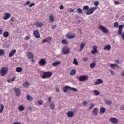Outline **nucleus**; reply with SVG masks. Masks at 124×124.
Wrapping results in <instances>:
<instances>
[{
  "label": "nucleus",
  "mask_w": 124,
  "mask_h": 124,
  "mask_svg": "<svg viewBox=\"0 0 124 124\" xmlns=\"http://www.w3.org/2000/svg\"><path fill=\"white\" fill-rule=\"evenodd\" d=\"M15 78H16V77H14L12 78H11V82H14V81H15Z\"/></svg>",
  "instance_id": "nucleus-59"
},
{
  "label": "nucleus",
  "mask_w": 124,
  "mask_h": 124,
  "mask_svg": "<svg viewBox=\"0 0 124 124\" xmlns=\"http://www.w3.org/2000/svg\"><path fill=\"white\" fill-rule=\"evenodd\" d=\"M77 13H78V14H81V13H83V10L81 9L80 8H78L77 9Z\"/></svg>",
  "instance_id": "nucleus-35"
},
{
  "label": "nucleus",
  "mask_w": 124,
  "mask_h": 124,
  "mask_svg": "<svg viewBox=\"0 0 124 124\" xmlns=\"http://www.w3.org/2000/svg\"><path fill=\"white\" fill-rule=\"evenodd\" d=\"M122 76H123V77H124V71H123L122 72Z\"/></svg>",
  "instance_id": "nucleus-63"
},
{
  "label": "nucleus",
  "mask_w": 124,
  "mask_h": 124,
  "mask_svg": "<svg viewBox=\"0 0 124 124\" xmlns=\"http://www.w3.org/2000/svg\"><path fill=\"white\" fill-rule=\"evenodd\" d=\"M67 116L69 118H72L74 117V113H73V111H69L67 113Z\"/></svg>",
  "instance_id": "nucleus-18"
},
{
  "label": "nucleus",
  "mask_w": 124,
  "mask_h": 124,
  "mask_svg": "<svg viewBox=\"0 0 124 124\" xmlns=\"http://www.w3.org/2000/svg\"><path fill=\"white\" fill-rule=\"evenodd\" d=\"M50 108L51 110H54L55 109V103L52 102L50 104Z\"/></svg>",
  "instance_id": "nucleus-29"
},
{
  "label": "nucleus",
  "mask_w": 124,
  "mask_h": 124,
  "mask_svg": "<svg viewBox=\"0 0 124 124\" xmlns=\"http://www.w3.org/2000/svg\"><path fill=\"white\" fill-rule=\"evenodd\" d=\"M88 59L87 57H84V58H82L83 62H87L88 61Z\"/></svg>",
  "instance_id": "nucleus-51"
},
{
  "label": "nucleus",
  "mask_w": 124,
  "mask_h": 124,
  "mask_svg": "<svg viewBox=\"0 0 124 124\" xmlns=\"http://www.w3.org/2000/svg\"><path fill=\"white\" fill-rule=\"evenodd\" d=\"M120 110H124V105L120 107Z\"/></svg>",
  "instance_id": "nucleus-61"
},
{
  "label": "nucleus",
  "mask_w": 124,
  "mask_h": 124,
  "mask_svg": "<svg viewBox=\"0 0 124 124\" xmlns=\"http://www.w3.org/2000/svg\"><path fill=\"white\" fill-rule=\"evenodd\" d=\"M92 48L93 50L91 51V53L93 55H94L95 53H98V51H97V46H93Z\"/></svg>",
  "instance_id": "nucleus-14"
},
{
  "label": "nucleus",
  "mask_w": 124,
  "mask_h": 124,
  "mask_svg": "<svg viewBox=\"0 0 124 124\" xmlns=\"http://www.w3.org/2000/svg\"><path fill=\"white\" fill-rule=\"evenodd\" d=\"M48 40V38H46L45 39H44L43 41H42V43L44 44L45 43V42H49Z\"/></svg>",
  "instance_id": "nucleus-50"
},
{
  "label": "nucleus",
  "mask_w": 124,
  "mask_h": 124,
  "mask_svg": "<svg viewBox=\"0 0 124 124\" xmlns=\"http://www.w3.org/2000/svg\"><path fill=\"white\" fill-rule=\"evenodd\" d=\"M114 26L115 27V28H117L118 27H119V23L118 22H114Z\"/></svg>",
  "instance_id": "nucleus-47"
},
{
  "label": "nucleus",
  "mask_w": 124,
  "mask_h": 124,
  "mask_svg": "<svg viewBox=\"0 0 124 124\" xmlns=\"http://www.w3.org/2000/svg\"><path fill=\"white\" fill-rule=\"evenodd\" d=\"M31 2L30 1H28L26 3L23 4L24 6H26V5H28V4H30Z\"/></svg>",
  "instance_id": "nucleus-54"
},
{
  "label": "nucleus",
  "mask_w": 124,
  "mask_h": 124,
  "mask_svg": "<svg viewBox=\"0 0 124 124\" xmlns=\"http://www.w3.org/2000/svg\"><path fill=\"white\" fill-rule=\"evenodd\" d=\"M16 96H19L21 94V90L19 88H15L14 89Z\"/></svg>",
  "instance_id": "nucleus-10"
},
{
  "label": "nucleus",
  "mask_w": 124,
  "mask_h": 124,
  "mask_svg": "<svg viewBox=\"0 0 124 124\" xmlns=\"http://www.w3.org/2000/svg\"><path fill=\"white\" fill-rule=\"evenodd\" d=\"M22 70H23V68L20 67H17L16 68V72H18V73L22 72Z\"/></svg>",
  "instance_id": "nucleus-33"
},
{
  "label": "nucleus",
  "mask_w": 124,
  "mask_h": 124,
  "mask_svg": "<svg viewBox=\"0 0 124 124\" xmlns=\"http://www.w3.org/2000/svg\"><path fill=\"white\" fill-rule=\"evenodd\" d=\"M38 63L39 64H40L42 66H43V65H45V64H46V61L44 59H42L38 62Z\"/></svg>",
  "instance_id": "nucleus-17"
},
{
  "label": "nucleus",
  "mask_w": 124,
  "mask_h": 124,
  "mask_svg": "<svg viewBox=\"0 0 124 124\" xmlns=\"http://www.w3.org/2000/svg\"><path fill=\"white\" fill-rule=\"evenodd\" d=\"M27 57L29 60H32L34 58V55H33V54L31 52H27Z\"/></svg>",
  "instance_id": "nucleus-12"
},
{
  "label": "nucleus",
  "mask_w": 124,
  "mask_h": 124,
  "mask_svg": "<svg viewBox=\"0 0 124 124\" xmlns=\"http://www.w3.org/2000/svg\"><path fill=\"white\" fill-rule=\"evenodd\" d=\"M106 103L107 104V105H111V104H112V102H111L110 100H106Z\"/></svg>",
  "instance_id": "nucleus-44"
},
{
  "label": "nucleus",
  "mask_w": 124,
  "mask_h": 124,
  "mask_svg": "<svg viewBox=\"0 0 124 124\" xmlns=\"http://www.w3.org/2000/svg\"><path fill=\"white\" fill-rule=\"evenodd\" d=\"M4 50L2 49H0V56H2V55H4L5 54Z\"/></svg>",
  "instance_id": "nucleus-39"
},
{
  "label": "nucleus",
  "mask_w": 124,
  "mask_h": 124,
  "mask_svg": "<svg viewBox=\"0 0 124 124\" xmlns=\"http://www.w3.org/2000/svg\"><path fill=\"white\" fill-rule=\"evenodd\" d=\"M73 64H75V65H78V61H77V60H76V58L74 59V61H73Z\"/></svg>",
  "instance_id": "nucleus-38"
},
{
  "label": "nucleus",
  "mask_w": 124,
  "mask_h": 124,
  "mask_svg": "<svg viewBox=\"0 0 124 124\" xmlns=\"http://www.w3.org/2000/svg\"><path fill=\"white\" fill-rule=\"evenodd\" d=\"M93 93L95 94V95H99V94H100V92H99V91H97V90H93Z\"/></svg>",
  "instance_id": "nucleus-34"
},
{
  "label": "nucleus",
  "mask_w": 124,
  "mask_h": 124,
  "mask_svg": "<svg viewBox=\"0 0 124 124\" xmlns=\"http://www.w3.org/2000/svg\"><path fill=\"white\" fill-rule=\"evenodd\" d=\"M52 76V72L50 71L44 72L43 75L41 76L43 79H48Z\"/></svg>",
  "instance_id": "nucleus-2"
},
{
  "label": "nucleus",
  "mask_w": 124,
  "mask_h": 124,
  "mask_svg": "<svg viewBox=\"0 0 124 124\" xmlns=\"http://www.w3.org/2000/svg\"><path fill=\"white\" fill-rule=\"evenodd\" d=\"M62 52L64 55H67L69 53V48L68 47L65 46L62 49Z\"/></svg>",
  "instance_id": "nucleus-9"
},
{
  "label": "nucleus",
  "mask_w": 124,
  "mask_h": 124,
  "mask_svg": "<svg viewBox=\"0 0 124 124\" xmlns=\"http://www.w3.org/2000/svg\"><path fill=\"white\" fill-rule=\"evenodd\" d=\"M26 97H27V99L28 101H31V100H33V98H32L31 96L29 94L27 95Z\"/></svg>",
  "instance_id": "nucleus-26"
},
{
  "label": "nucleus",
  "mask_w": 124,
  "mask_h": 124,
  "mask_svg": "<svg viewBox=\"0 0 124 124\" xmlns=\"http://www.w3.org/2000/svg\"><path fill=\"white\" fill-rule=\"evenodd\" d=\"M60 9H61V10L63 9V5H61L60 6Z\"/></svg>",
  "instance_id": "nucleus-62"
},
{
  "label": "nucleus",
  "mask_w": 124,
  "mask_h": 124,
  "mask_svg": "<svg viewBox=\"0 0 124 124\" xmlns=\"http://www.w3.org/2000/svg\"><path fill=\"white\" fill-rule=\"evenodd\" d=\"M70 90H71L72 91H73L75 92H77V89H76L75 88L70 87Z\"/></svg>",
  "instance_id": "nucleus-48"
},
{
  "label": "nucleus",
  "mask_w": 124,
  "mask_h": 124,
  "mask_svg": "<svg viewBox=\"0 0 124 124\" xmlns=\"http://www.w3.org/2000/svg\"><path fill=\"white\" fill-rule=\"evenodd\" d=\"M89 9V6H88V5L84 6L83 7V10L84 11H86V10L88 11Z\"/></svg>",
  "instance_id": "nucleus-42"
},
{
  "label": "nucleus",
  "mask_w": 124,
  "mask_h": 124,
  "mask_svg": "<svg viewBox=\"0 0 124 124\" xmlns=\"http://www.w3.org/2000/svg\"><path fill=\"white\" fill-rule=\"evenodd\" d=\"M10 17H11V15L10 13H6L3 19V20H7V19H9Z\"/></svg>",
  "instance_id": "nucleus-16"
},
{
  "label": "nucleus",
  "mask_w": 124,
  "mask_h": 124,
  "mask_svg": "<svg viewBox=\"0 0 124 124\" xmlns=\"http://www.w3.org/2000/svg\"><path fill=\"white\" fill-rule=\"evenodd\" d=\"M104 50H108V51H110L111 50V46H110V45L105 46L104 47Z\"/></svg>",
  "instance_id": "nucleus-22"
},
{
  "label": "nucleus",
  "mask_w": 124,
  "mask_h": 124,
  "mask_svg": "<svg viewBox=\"0 0 124 124\" xmlns=\"http://www.w3.org/2000/svg\"><path fill=\"white\" fill-rule=\"evenodd\" d=\"M34 25L36 27H37L38 28H42V27L44 26V24H43V22L40 21L35 22L34 23Z\"/></svg>",
  "instance_id": "nucleus-13"
},
{
  "label": "nucleus",
  "mask_w": 124,
  "mask_h": 124,
  "mask_svg": "<svg viewBox=\"0 0 124 124\" xmlns=\"http://www.w3.org/2000/svg\"><path fill=\"white\" fill-rule=\"evenodd\" d=\"M63 93H66L67 92V90H70V86H65V87H63Z\"/></svg>",
  "instance_id": "nucleus-21"
},
{
  "label": "nucleus",
  "mask_w": 124,
  "mask_h": 124,
  "mask_svg": "<svg viewBox=\"0 0 124 124\" xmlns=\"http://www.w3.org/2000/svg\"><path fill=\"white\" fill-rule=\"evenodd\" d=\"M11 22H14L15 21V18L14 17H12L10 18Z\"/></svg>",
  "instance_id": "nucleus-55"
},
{
  "label": "nucleus",
  "mask_w": 124,
  "mask_h": 124,
  "mask_svg": "<svg viewBox=\"0 0 124 124\" xmlns=\"http://www.w3.org/2000/svg\"><path fill=\"white\" fill-rule=\"evenodd\" d=\"M23 87H29V86H31V83H29V81H27L23 83Z\"/></svg>",
  "instance_id": "nucleus-32"
},
{
  "label": "nucleus",
  "mask_w": 124,
  "mask_h": 124,
  "mask_svg": "<svg viewBox=\"0 0 124 124\" xmlns=\"http://www.w3.org/2000/svg\"><path fill=\"white\" fill-rule=\"evenodd\" d=\"M93 107H94V104L91 103L90 107H89V109L91 110V109H93Z\"/></svg>",
  "instance_id": "nucleus-45"
},
{
  "label": "nucleus",
  "mask_w": 124,
  "mask_h": 124,
  "mask_svg": "<svg viewBox=\"0 0 124 124\" xmlns=\"http://www.w3.org/2000/svg\"><path fill=\"white\" fill-rule=\"evenodd\" d=\"M59 64H61V62L60 61H57V62H55L53 63H52V66H58V65H59Z\"/></svg>",
  "instance_id": "nucleus-28"
},
{
  "label": "nucleus",
  "mask_w": 124,
  "mask_h": 124,
  "mask_svg": "<svg viewBox=\"0 0 124 124\" xmlns=\"http://www.w3.org/2000/svg\"><path fill=\"white\" fill-rule=\"evenodd\" d=\"M76 34L75 33H71V32H68L66 35V37L68 39H72L73 38H75Z\"/></svg>",
  "instance_id": "nucleus-5"
},
{
  "label": "nucleus",
  "mask_w": 124,
  "mask_h": 124,
  "mask_svg": "<svg viewBox=\"0 0 124 124\" xmlns=\"http://www.w3.org/2000/svg\"><path fill=\"white\" fill-rule=\"evenodd\" d=\"M76 74V70H72L70 72V75H75Z\"/></svg>",
  "instance_id": "nucleus-36"
},
{
  "label": "nucleus",
  "mask_w": 124,
  "mask_h": 124,
  "mask_svg": "<svg viewBox=\"0 0 124 124\" xmlns=\"http://www.w3.org/2000/svg\"><path fill=\"white\" fill-rule=\"evenodd\" d=\"M33 35L36 38H40V34L38 30H35L33 31Z\"/></svg>",
  "instance_id": "nucleus-11"
},
{
  "label": "nucleus",
  "mask_w": 124,
  "mask_h": 124,
  "mask_svg": "<svg viewBox=\"0 0 124 124\" xmlns=\"http://www.w3.org/2000/svg\"><path fill=\"white\" fill-rule=\"evenodd\" d=\"M96 65V63L95 62H93L91 63L90 65L91 68H94V67Z\"/></svg>",
  "instance_id": "nucleus-31"
},
{
  "label": "nucleus",
  "mask_w": 124,
  "mask_h": 124,
  "mask_svg": "<svg viewBox=\"0 0 124 124\" xmlns=\"http://www.w3.org/2000/svg\"><path fill=\"white\" fill-rule=\"evenodd\" d=\"M0 107H1V108L0 109V114H1V113H2V111H3L4 106H3V105H1Z\"/></svg>",
  "instance_id": "nucleus-40"
},
{
  "label": "nucleus",
  "mask_w": 124,
  "mask_h": 124,
  "mask_svg": "<svg viewBox=\"0 0 124 124\" xmlns=\"http://www.w3.org/2000/svg\"><path fill=\"white\" fill-rule=\"evenodd\" d=\"M114 4L117 5L118 4H120V2L119 1H114Z\"/></svg>",
  "instance_id": "nucleus-56"
},
{
  "label": "nucleus",
  "mask_w": 124,
  "mask_h": 124,
  "mask_svg": "<svg viewBox=\"0 0 124 124\" xmlns=\"http://www.w3.org/2000/svg\"><path fill=\"white\" fill-rule=\"evenodd\" d=\"M109 121L110 122V123H111V124H117L118 123H119V120L115 117L110 118L109 119Z\"/></svg>",
  "instance_id": "nucleus-6"
},
{
  "label": "nucleus",
  "mask_w": 124,
  "mask_h": 124,
  "mask_svg": "<svg viewBox=\"0 0 124 124\" xmlns=\"http://www.w3.org/2000/svg\"><path fill=\"white\" fill-rule=\"evenodd\" d=\"M38 104H39V105H42V104L43 103V101H42L41 100H39L38 101Z\"/></svg>",
  "instance_id": "nucleus-49"
},
{
  "label": "nucleus",
  "mask_w": 124,
  "mask_h": 124,
  "mask_svg": "<svg viewBox=\"0 0 124 124\" xmlns=\"http://www.w3.org/2000/svg\"><path fill=\"white\" fill-rule=\"evenodd\" d=\"M99 4V2H98V1H95V2H94V5H95V7H97V6H98Z\"/></svg>",
  "instance_id": "nucleus-43"
},
{
  "label": "nucleus",
  "mask_w": 124,
  "mask_h": 124,
  "mask_svg": "<svg viewBox=\"0 0 124 124\" xmlns=\"http://www.w3.org/2000/svg\"><path fill=\"white\" fill-rule=\"evenodd\" d=\"M99 29L104 33H108V32H109V30H108V29H107V28L106 27H105L104 26H103L102 25L100 26Z\"/></svg>",
  "instance_id": "nucleus-7"
},
{
  "label": "nucleus",
  "mask_w": 124,
  "mask_h": 124,
  "mask_svg": "<svg viewBox=\"0 0 124 124\" xmlns=\"http://www.w3.org/2000/svg\"><path fill=\"white\" fill-rule=\"evenodd\" d=\"M74 10H75L74 9L70 8V9H69V12H74Z\"/></svg>",
  "instance_id": "nucleus-58"
},
{
  "label": "nucleus",
  "mask_w": 124,
  "mask_h": 124,
  "mask_svg": "<svg viewBox=\"0 0 124 124\" xmlns=\"http://www.w3.org/2000/svg\"><path fill=\"white\" fill-rule=\"evenodd\" d=\"M16 53V49H13V50H12L9 54V58H12V57L14 56Z\"/></svg>",
  "instance_id": "nucleus-20"
},
{
  "label": "nucleus",
  "mask_w": 124,
  "mask_h": 124,
  "mask_svg": "<svg viewBox=\"0 0 124 124\" xmlns=\"http://www.w3.org/2000/svg\"><path fill=\"white\" fill-rule=\"evenodd\" d=\"M97 9V7H91L86 12V15H92L95 10Z\"/></svg>",
  "instance_id": "nucleus-3"
},
{
  "label": "nucleus",
  "mask_w": 124,
  "mask_h": 124,
  "mask_svg": "<svg viewBox=\"0 0 124 124\" xmlns=\"http://www.w3.org/2000/svg\"><path fill=\"white\" fill-rule=\"evenodd\" d=\"M24 39L26 41H28V40H30L31 39V37H30V36H25V37L24 38Z\"/></svg>",
  "instance_id": "nucleus-46"
},
{
  "label": "nucleus",
  "mask_w": 124,
  "mask_h": 124,
  "mask_svg": "<svg viewBox=\"0 0 124 124\" xmlns=\"http://www.w3.org/2000/svg\"><path fill=\"white\" fill-rule=\"evenodd\" d=\"M57 28V25H54L51 26V30H55Z\"/></svg>",
  "instance_id": "nucleus-53"
},
{
  "label": "nucleus",
  "mask_w": 124,
  "mask_h": 124,
  "mask_svg": "<svg viewBox=\"0 0 124 124\" xmlns=\"http://www.w3.org/2000/svg\"><path fill=\"white\" fill-rule=\"evenodd\" d=\"M106 111V109L105 108L102 107L100 108L99 113L100 114H103L104 113H105V111Z\"/></svg>",
  "instance_id": "nucleus-25"
},
{
  "label": "nucleus",
  "mask_w": 124,
  "mask_h": 124,
  "mask_svg": "<svg viewBox=\"0 0 124 124\" xmlns=\"http://www.w3.org/2000/svg\"><path fill=\"white\" fill-rule=\"evenodd\" d=\"M13 124H21V123H20V122H15Z\"/></svg>",
  "instance_id": "nucleus-64"
},
{
  "label": "nucleus",
  "mask_w": 124,
  "mask_h": 124,
  "mask_svg": "<svg viewBox=\"0 0 124 124\" xmlns=\"http://www.w3.org/2000/svg\"><path fill=\"white\" fill-rule=\"evenodd\" d=\"M99 84H103V80L100 78H98L97 80L95 82V85H99Z\"/></svg>",
  "instance_id": "nucleus-19"
},
{
  "label": "nucleus",
  "mask_w": 124,
  "mask_h": 124,
  "mask_svg": "<svg viewBox=\"0 0 124 124\" xmlns=\"http://www.w3.org/2000/svg\"><path fill=\"white\" fill-rule=\"evenodd\" d=\"M3 36L5 37V38H7V37H8L9 36V32L8 31H6L3 33Z\"/></svg>",
  "instance_id": "nucleus-27"
},
{
  "label": "nucleus",
  "mask_w": 124,
  "mask_h": 124,
  "mask_svg": "<svg viewBox=\"0 0 124 124\" xmlns=\"http://www.w3.org/2000/svg\"><path fill=\"white\" fill-rule=\"evenodd\" d=\"M88 79H89V78L88 77V76H81L79 77L78 78V81H79V82H84V81H87Z\"/></svg>",
  "instance_id": "nucleus-8"
},
{
  "label": "nucleus",
  "mask_w": 124,
  "mask_h": 124,
  "mask_svg": "<svg viewBox=\"0 0 124 124\" xmlns=\"http://www.w3.org/2000/svg\"><path fill=\"white\" fill-rule=\"evenodd\" d=\"M49 18L50 22H55V18L54 17V15L53 14L50 15Z\"/></svg>",
  "instance_id": "nucleus-24"
},
{
  "label": "nucleus",
  "mask_w": 124,
  "mask_h": 124,
  "mask_svg": "<svg viewBox=\"0 0 124 124\" xmlns=\"http://www.w3.org/2000/svg\"><path fill=\"white\" fill-rule=\"evenodd\" d=\"M35 5V3H31L29 6V7H32V6H34Z\"/></svg>",
  "instance_id": "nucleus-52"
},
{
  "label": "nucleus",
  "mask_w": 124,
  "mask_h": 124,
  "mask_svg": "<svg viewBox=\"0 0 124 124\" xmlns=\"http://www.w3.org/2000/svg\"><path fill=\"white\" fill-rule=\"evenodd\" d=\"M51 100H52V97H48V101H49V102H50V103H51Z\"/></svg>",
  "instance_id": "nucleus-60"
},
{
  "label": "nucleus",
  "mask_w": 124,
  "mask_h": 124,
  "mask_svg": "<svg viewBox=\"0 0 124 124\" xmlns=\"http://www.w3.org/2000/svg\"><path fill=\"white\" fill-rule=\"evenodd\" d=\"M7 72H8V68L5 66L2 67L0 71L1 76H5V75H6Z\"/></svg>",
  "instance_id": "nucleus-4"
},
{
  "label": "nucleus",
  "mask_w": 124,
  "mask_h": 124,
  "mask_svg": "<svg viewBox=\"0 0 124 124\" xmlns=\"http://www.w3.org/2000/svg\"><path fill=\"white\" fill-rule=\"evenodd\" d=\"M97 113H98V109L96 108H94L93 109V113L94 116H97Z\"/></svg>",
  "instance_id": "nucleus-23"
},
{
  "label": "nucleus",
  "mask_w": 124,
  "mask_h": 124,
  "mask_svg": "<svg viewBox=\"0 0 124 124\" xmlns=\"http://www.w3.org/2000/svg\"><path fill=\"white\" fill-rule=\"evenodd\" d=\"M85 46H86V43L81 42L80 43V48L78 50V52H82V50H83V49H84V47H85Z\"/></svg>",
  "instance_id": "nucleus-15"
},
{
  "label": "nucleus",
  "mask_w": 124,
  "mask_h": 124,
  "mask_svg": "<svg viewBox=\"0 0 124 124\" xmlns=\"http://www.w3.org/2000/svg\"><path fill=\"white\" fill-rule=\"evenodd\" d=\"M18 109L19 111H24L25 110V108L22 105H20L18 107Z\"/></svg>",
  "instance_id": "nucleus-30"
},
{
  "label": "nucleus",
  "mask_w": 124,
  "mask_h": 124,
  "mask_svg": "<svg viewBox=\"0 0 124 124\" xmlns=\"http://www.w3.org/2000/svg\"><path fill=\"white\" fill-rule=\"evenodd\" d=\"M124 29L123 25H119L118 27V34L121 35L123 40H124V32L123 31Z\"/></svg>",
  "instance_id": "nucleus-1"
},
{
  "label": "nucleus",
  "mask_w": 124,
  "mask_h": 124,
  "mask_svg": "<svg viewBox=\"0 0 124 124\" xmlns=\"http://www.w3.org/2000/svg\"><path fill=\"white\" fill-rule=\"evenodd\" d=\"M110 66L112 69H115V66L119 67L118 65L117 64H111Z\"/></svg>",
  "instance_id": "nucleus-37"
},
{
  "label": "nucleus",
  "mask_w": 124,
  "mask_h": 124,
  "mask_svg": "<svg viewBox=\"0 0 124 124\" xmlns=\"http://www.w3.org/2000/svg\"><path fill=\"white\" fill-rule=\"evenodd\" d=\"M61 42L62 44H67V43H68L67 41H66L65 39L62 40Z\"/></svg>",
  "instance_id": "nucleus-41"
},
{
  "label": "nucleus",
  "mask_w": 124,
  "mask_h": 124,
  "mask_svg": "<svg viewBox=\"0 0 124 124\" xmlns=\"http://www.w3.org/2000/svg\"><path fill=\"white\" fill-rule=\"evenodd\" d=\"M82 104H83V105H85V106L87 105H88V102H87L86 101H84V102H83Z\"/></svg>",
  "instance_id": "nucleus-57"
}]
</instances>
